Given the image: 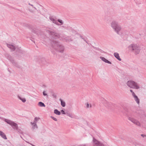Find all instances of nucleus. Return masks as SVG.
I'll return each mask as SVG.
<instances>
[{
	"instance_id": "nucleus-39",
	"label": "nucleus",
	"mask_w": 146,
	"mask_h": 146,
	"mask_svg": "<svg viewBox=\"0 0 146 146\" xmlns=\"http://www.w3.org/2000/svg\"><path fill=\"white\" fill-rule=\"evenodd\" d=\"M42 87L45 88L46 87V86L45 85L43 84L42 86Z\"/></svg>"
},
{
	"instance_id": "nucleus-8",
	"label": "nucleus",
	"mask_w": 146,
	"mask_h": 146,
	"mask_svg": "<svg viewBox=\"0 0 146 146\" xmlns=\"http://www.w3.org/2000/svg\"><path fill=\"white\" fill-rule=\"evenodd\" d=\"M93 141L94 143L96 145V146L94 145V146H105L103 144L101 143L100 141H98L94 137L93 138Z\"/></svg>"
},
{
	"instance_id": "nucleus-11",
	"label": "nucleus",
	"mask_w": 146,
	"mask_h": 146,
	"mask_svg": "<svg viewBox=\"0 0 146 146\" xmlns=\"http://www.w3.org/2000/svg\"><path fill=\"white\" fill-rule=\"evenodd\" d=\"M113 55L115 57L119 60L121 61V59L120 58L119 54L117 52H114V53Z\"/></svg>"
},
{
	"instance_id": "nucleus-36",
	"label": "nucleus",
	"mask_w": 146,
	"mask_h": 146,
	"mask_svg": "<svg viewBox=\"0 0 146 146\" xmlns=\"http://www.w3.org/2000/svg\"><path fill=\"white\" fill-rule=\"evenodd\" d=\"M131 93H132V95L133 97L136 95L135 94V93H134V92H133Z\"/></svg>"
},
{
	"instance_id": "nucleus-45",
	"label": "nucleus",
	"mask_w": 146,
	"mask_h": 146,
	"mask_svg": "<svg viewBox=\"0 0 146 146\" xmlns=\"http://www.w3.org/2000/svg\"><path fill=\"white\" fill-rule=\"evenodd\" d=\"M27 26H28V25H27V24H26V26H27Z\"/></svg>"
},
{
	"instance_id": "nucleus-27",
	"label": "nucleus",
	"mask_w": 146,
	"mask_h": 146,
	"mask_svg": "<svg viewBox=\"0 0 146 146\" xmlns=\"http://www.w3.org/2000/svg\"><path fill=\"white\" fill-rule=\"evenodd\" d=\"M44 96H47V97L48 96V95L46 93V91H44L42 92Z\"/></svg>"
},
{
	"instance_id": "nucleus-23",
	"label": "nucleus",
	"mask_w": 146,
	"mask_h": 146,
	"mask_svg": "<svg viewBox=\"0 0 146 146\" xmlns=\"http://www.w3.org/2000/svg\"><path fill=\"white\" fill-rule=\"evenodd\" d=\"M33 129H35V128L37 129L38 128V127L36 123H33Z\"/></svg>"
},
{
	"instance_id": "nucleus-17",
	"label": "nucleus",
	"mask_w": 146,
	"mask_h": 146,
	"mask_svg": "<svg viewBox=\"0 0 146 146\" xmlns=\"http://www.w3.org/2000/svg\"><path fill=\"white\" fill-rule=\"evenodd\" d=\"M54 113L58 115H60L61 114V113L60 111H59L57 109H55L54 110Z\"/></svg>"
},
{
	"instance_id": "nucleus-12",
	"label": "nucleus",
	"mask_w": 146,
	"mask_h": 146,
	"mask_svg": "<svg viewBox=\"0 0 146 146\" xmlns=\"http://www.w3.org/2000/svg\"><path fill=\"white\" fill-rule=\"evenodd\" d=\"M0 135L2 138L5 139H7V137L5 134L2 131H0Z\"/></svg>"
},
{
	"instance_id": "nucleus-26",
	"label": "nucleus",
	"mask_w": 146,
	"mask_h": 146,
	"mask_svg": "<svg viewBox=\"0 0 146 146\" xmlns=\"http://www.w3.org/2000/svg\"><path fill=\"white\" fill-rule=\"evenodd\" d=\"M16 130L20 133H21L22 132L21 129L19 128L18 127H17V129H16Z\"/></svg>"
},
{
	"instance_id": "nucleus-29",
	"label": "nucleus",
	"mask_w": 146,
	"mask_h": 146,
	"mask_svg": "<svg viewBox=\"0 0 146 146\" xmlns=\"http://www.w3.org/2000/svg\"><path fill=\"white\" fill-rule=\"evenodd\" d=\"M94 48L96 49V50H98L99 51H100V49L99 48H97L95 47H93Z\"/></svg>"
},
{
	"instance_id": "nucleus-13",
	"label": "nucleus",
	"mask_w": 146,
	"mask_h": 146,
	"mask_svg": "<svg viewBox=\"0 0 146 146\" xmlns=\"http://www.w3.org/2000/svg\"><path fill=\"white\" fill-rule=\"evenodd\" d=\"M11 63L13 65L15 66L17 68H20V66L14 60H13V61Z\"/></svg>"
},
{
	"instance_id": "nucleus-14",
	"label": "nucleus",
	"mask_w": 146,
	"mask_h": 146,
	"mask_svg": "<svg viewBox=\"0 0 146 146\" xmlns=\"http://www.w3.org/2000/svg\"><path fill=\"white\" fill-rule=\"evenodd\" d=\"M135 101H136V103L138 104H139L140 103V100L138 98V97L136 95L135 96L133 97Z\"/></svg>"
},
{
	"instance_id": "nucleus-1",
	"label": "nucleus",
	"mask_w": 146,
	"mask_h": 146,
	"mask_svg": "<svg viewBox=\"0 0 146 146\" xmlns=\"http://www.w3.org/2000/svg\"><path fill=\"white\" fill-rule=\"evenodd\" d=\"M50 48L51 52L53 54H56L54 50L61 53L63 52L64 46L60 44L59 41L54 40H50Z\"/></svg>"
},
{
	"instance_id": "nucleus-4",
	"label": "nucleus",
	"mask_w": 146,
	"mask_h": 146,
	"mask_svg": "<svg viewBox=\"0 0 146 146\" xmlns=\"http://www.w3.org/2000/svg\"><path fill=\"white\" fill-rule=\"evenodd\" d=\"M127 84L128 86L133 89H138L139 88V87L137 85V83L132 80H129L127 82Z\"/></svg>"
},
{
	"instance_id": "nucleus-19",
	"label": "nucleus",
	"mask_w": 146,
	"mask_h": 146,
	"mask_svg": "<svg viewBox=\"0 0 146 146\" xmlns=\"http://www.w3.org/2000/svg\"><path fill=\"white\" fill-rule=\"evenodd\" d=\"M38 106L41 107H45V105L44 104L41 102H40L38 103Z\"/></svg>"
},
{
	"instance_id": "nucleus-3",
	"label": "nucleus",
	"mask_w": 146,
	"mask_h": 146,
	"mask_svg": "<svg viewBox=\"0 0 146 146\" xmlns=\"http://www.w3.org/2000/svg\"><path fill=\"white\" fill-rule=\"evenodd\" d=\"M129 49L132 51H134L135 54H138L140 51V47L138 45L134 44H131L129 46Z\"/></svg>"
},
{
	"instance_id": "nucleus-38",
	"label": "nucleus",
	"mask_w": 146,
	"mask_h": 146,
	"mask_svg": "<svg viewBox=\"0 0 146 146\" xmlns=\"http://www.w3.org/2000/svg\"><path fill=\"white\" fill-rule=\"evenodd\" d=\"M141 136L143 137H146V135L144 134H141Z\"/></svg>"
},
{
	"instance_id": "nucleus-37",
	"label": "nucleus",
	"mask_w": 146,
	"mask_h": 146,
	"mask_svg": "<svg viewBox=\"0 0 146 146\" xmlns=\"http://www.w3.org/2000/svg\"><path fill=\"white\" fill-rule=\"evenodd\" d=\"M86 105H87V108H88L89 107V106L88 103H87L86 104Z\"/></svg>"
},
{
	"instance_id": "nucleus-6",
	"label": "nucleus",
	"mask_w": 146,
	"mask_h": 146,
	"mask_svg": "<svg viewBox=\"0 0 146 146\" xmlns=\"http://www.w3.org/2000/svg\"><path fill=\"white\" fill-rule=\"evenodd\" d=\"M4 121L10 125L14 129H17L18 127V125L17 123L14 122L10 120L5 119Z\"/></svg>"
},
{
	"instance_id": "nucleus-40",
	"label": "nucleus",
	"mask_w": 146,
	"mask_h": 146,
	"mask_svg": "<svg viewBox=\"0 0 146 146\" xmlns=\"http://www.w3.org/2000/svg\"><path fill=\"white\" fill-rule=\"evenodd\" d=\"M56 23H55V24H56V25H60V24L59 23H58V22H57L56 21Z\"/></svg>"
},
{
	"instance_id": "nucleus-44",
	"label": "nucleus",
	"mask_w": 146,
	"mask_h": 146,
	"mask_svg": "<svg viewBox=\"0 0 146 146\" xmlns=\"http://www.w3.org/2000/svg\"><path fill=\"white\" fill-rule=\"evenodd\" d=\"M31 144V145L32 146H35V145H33V144Z\"/></svg>"
},
{
	"instance_id": "nucleus-42",
	"label": "nucleus",
	"mask_w": 146,
	"mask_h": 146,
	"mask_svg": "<svg viewBox=\"0 0 146 146\" xmlns=\"http://www.w3.org/2000/svg\"><path fill=\"white\" fill-rule=\"evenodd\" d=\"M130 92H131V93H132V92H133V91L132 90H130Z\"/></svg>"
},
{
	"instance_id": "nucleus-30",
	"label": "nucleus",
	"mask_w": 146,
	"mask_h": 146,
	"mask_svg": "<svg viewBox=\"0 0 146 146\" xmlns=\"http://www.w3.org/2000/svg\"><path fill=\"white\" fill-rule=\"evenodd\" d=\"M61 113L63 114H66V113L65 112L64 110H61Z\"/></svg>"
},
{
	"instance_id": "nucleus-9",
	"label": "nucleus",
	"mask_w": 146,
	"mask_h": 146,
	"mask_svg": "<svg viewBox=\"0 0 146 146\" xmlns=\"http://www.w3.org/2000/svg\"><path fill=\"white\" fill-rule=\"evenodd\" d=\"M38 62L41 65H47L48 63L46 61L45 58H43L39 59Z\"/></svg>"
},
{
	"instance_id": "nucleus-41",
	"label": "nucleus",
	"mask_w": 146,
	"mask_h": 146,
	"mask_svg": "<svg viewBox=\"0 0 146 146\" xmlns=\"http://www.w3.org/2000/svg\"><path fill=\"white\" fill-rule=\"evenodd\" d=\"M29 5H31V6H32V7H33V5L32 4H31L30 3H29Z\"/></svg>"
},
{
	"instance_id": "nucleus-25",
	"label": "nucleus",
	"mask_w": 146,
	"mask_h": 146,
	"mask_svg": "<svg viewBox=\"0 0 146 146\" xmlns=\"http://www.w3.org/2000/svg\"><path fill=\"white\" fill-rule=\"evenodd\" d=\"M57 21L58 22H59V23H60V25H62L63 23L62 21V20H61L60 19H58Z\"/></svg>"
},
{
	"instance_id": "nucleus-15",
	"label": "nucleus",
	"mask_w": 146,
	"mask_h": 146,
	"mask_svg": "<svg viewBox=\"0 0 146 146\" xmlns=\"http://www.w3.org/2000/svg\"><path fill=\"white\" fill-rule=\"evenodd\" d=\"M7 46L9 48L11 49L13 51L15 50V48L14 46L10 44H7Z\"/></svg>"
},
{
	"instance_id": "nucleus-35",
	"label": "nucleus",
	"mask_w": 146,
	"mask_h": 146,
	"mask_svg": "<svg viewBox=\"0 0 146 146\" xmlns=\"http://www.w3.org/2000/svg\"><path fill=\"white\" fill-rule=\"evenodd\" d=\"M52 96L53 98H56V96L55 94H53Z\"/></svg>"
},
{
	"instance_id": "nucleus-5",
	"label": "nucleus",
	"mask_w": 146,
	"mask_h": 146,
	"mask_svg": "<svg viewBox=\"0 0 146 146\" xmlns=\"http://www.w3.org/2000/svg\"><path fill=\"white\" fill-rule=\"evenodd\" d=\"M47 31L50 37L51 38L55 39L56 38H59L60 37V34L56 33L54 31L48 30Z\"/></svg>"
},
{
	"instance_id": "nucleus-46",
	"label": "nucleus",
	"mask_w": 146,
	"mask_h": 146,
	"mask_svg": "<svg viewBox=\"0 0 146 146\" xmlns=\"http://www.w3.org/2000/svg\"><path fill=\"white\" fill-rule=\"evenodd\" d=\"M91 107V106L90 105V107Z\"/></svg>"
},
{
	"instance_id": "nucleus-31",
	"label": "nucleus",
	"mask_w": 146,
	"mask_h": 146,
	"mask_svg": "<svg viewBox=\"0 0 146 146\" xmlns=\"http://www.w3.org/2000/svg\"><path fill=\"white\" fill-rule=\"evenodd\" d=\"M105 62L110 64H111V62L107 60Z\"/></svg>"
},
{
	"instance_id": "nucleus-24",
	"label": "nucleus",
	"mask_w": 146,
	"mask_h": 146,
	"mask_svg": "<svg viewBox=\"0 0 146 146\" xmlns=\"http://www.w3.org/2000/svg\"><path fill=\"white\" fill-rule=\"evenodd\" d=\"M66 114L67 116H68L72 118H73L72 114L68 113H67Z\"/></svg>"
},
{
	"instance_id": "nucleus-33",
	"label": "nucleus",
	"mask_w": 146,
	"mask_h": 146,
	"mask_svg": "<svg viewBox=\"0 0 146 146\" xmlns=\"http://www.w3.org/2000/svg\"><path fill=\"white\" fill-rule=\"evenodd\" d=\"M82 39H83L88 44L86 38H82Z\"/></svg>"
},
{
	"instance_id": "nucleus-28",
	"label": "nucleus",
	"mask_w": 146,
	"mask_h": 146,
	"mask_svg": "<svg viewBox=\"0 0 146 146\" xmlns=\"http://www.w3.org/2000/svg\"><path fill=\"white\" fill-rule=\"evenodd\" d=\"M50 117L55 121H57V119L53 116H51Z\"/></svg>"
},
{
	"instance_id": "nucleus-16",
	"label": "nucleus",
	"mask_w": 146,
	"mask_h": 146,
	"mask_svg": "<svg viewBox=\"0 0 146 146\" xmlns=\"http://www.w3.org/2000/svg\"><path fill=\"white\" fill-rule=\"evenodd\" d=\"M40 119V118L39 117H35L34 119V120L33 122H31V123L32 125H33V123H36Z\"/></svg>"
},
{
	"instance_id": "nucleus-43",
	"label": "nucleus",
	"mask_w": 146,
	"mask_h": 146,
	"mask_svg": "<svg viewBox=\"0 0 146 146\" xmlns=\"http://www.w3.org/2000/svg\"><path fill=\"white\" fill-rule=\"evenodd\" d=\"M80 37L82 39V38H84L81 35H80Z\"/></svg>"
},
{
	"instance_id": "nucleus-32",
	"label": "nucleus",
	"mask_w": 146,
	"mask_h": 146,
	"mask_svg": "<svg viewBox=\"0 0 146 146\" xmlns=\"http://www.w3.org/2000/svg\"><path fill=\"white\" fill-rule=\"evenodd\" d=\"M78 146H88L87 144H82L79 145Z\"/></svg>"
},
{
	"instance_id": "nucleus-18",
	"label": "nucleus",
	"mask_w": 146,
	"mask_h": 146,
	"mask_svg": "<svg viewBox=\"0 0 146 146\" xmlns=\"http://www.w3.org/2000/svg\"><path fill=\"white\" fill-rule=\"evenodd\" d=\"M59 100L60 101L61 105L62 106V107H64L66 105V104L65 102L64 101H63L61 99H60Z\"/></svg>"
},
{
	"instance_id": "nucleus-21",
	"label": "nucleus",
	"mask_w": 146,
	"mask_h": 146,
	"mask_svg": "<svg viewBox=\"0 0 146 146\" xmlns=\"http://www.w3.org/2000/svg\"><path fill=\"white\" fill-rule=\"evenodd\" d=\"M50 19L52 21L53 23H56V20L53 18L52 17H50Z\"/></svg>"
},
{
	"instance_id": "nucleus-10",
	"label": "nucleus",
	"mask_w": 146,
	"mask_h": 146,
	"mask_svg": "<svg viewBox=\"0 0 146 146\" xmlns=\"http://www.w3.org/2000/svg\"><path fill=\"white\" fill-rule=\"evenodd\" d=\"M6 58L11 62L13 61L14 59L10 55L8 54H7L6 55Z\"/></svg>"
},
{
	"instance_id": "nucleus-47",
	"label": "nucleus",
	"mask_w": 146,
	"mask_h": 146,
	"mask_svg": "<svg viewBox=\"0 0 146 146\" xmlns=\"http://www.w3.org/2000/svg\"><path fill=\"white\" fill-rule=\"evenodd\" d=\"M34 7L35 9H36V8H35V7Z\"/></svg>"
},
{
	"instance_id": "nucleus-2",
	"label": "nucleus",
	"mask_w": 146,
	"mask_h": 146,
	"mask_svg": "<svg viewBox=\"0 0 146 146\" xmlns=\"http://www.w3.org/2000/svg\"><path fill=\"white\" fill-rule=\"evenodd\" d=\"M111 27L114 30V31L117 34H119V32L120 31L121 28L118 22L115 21H113L111 23Z\"/></svg>"
},
{
	"instance_id": "nucleus-22",
	"label": "nucleus",
	"mask_w": 146,
	"mask_h": 146,
	"mask_svg": "<svg viewBox=\"0 0 146 146\" xmlns=\"http://www.w3.org/2000/svg\"><path fill=\"white\" fill-rule=\"evenodd\" d=\"M100 58L102 61L104 62H105L107 60V59L104 57H100Z\"/></svg>"
},
{
	"instance_id": "nucleus-7",
	"label": "nucleus",
	"mask_w": 146,
	"mask_h": 146,
	"mask_svg": "<svg viewBox=\"0 0 146 146\" xmlns=\"http://www.w3.org/2000/svg\"><path fill=\"white\" fill-rule=\"evenodd\" d=\"M128 119L129 120L131 121V122H132V123H133L135 124L136 125L139 126H141V124L140 122L137 120H136L134 119L133 118L131 117H128Z\"/></svg>"
},
{
	"instance_id": "nucleus-20",
	"label": "nucleus",
	"mask_w": 146,
	"mask_h": 146,
	"mask_svg": "<svg viewBox=\"0 0 146 146\" xmlns=\"http://www.w3.org/2000/svg\"><path fill=\"white\" fill-rule=\"evenodd\" d=\"M18 98L21 100L24 103L26 101V100L25 98H22L21 97L19 96H18Z\"/></svg>"
},
{
	"instance_id": "nucleus-34",
	"label": "nucleus",
	"mask_w": 146,
	"mask_h": 146,
	"mask_svg": "<svg viewBox=\"0 0 146 146\" xmlns=\"http://www.w3.org/2000/svg\"><path fill=\"white\" fill-rule=\"evenodd\" d=\"M100 52L101 53H106V52L104 51L103 50H101V49H100Z\"/></svg>"
}]
</instances>
